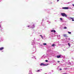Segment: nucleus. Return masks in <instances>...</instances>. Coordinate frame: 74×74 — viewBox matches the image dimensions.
Here are the masks:
<instances>
[{"mask_svg":"<svg viewBox=\"0 0 74 74\" xmlns=\"http://www.w3.org/2000/svg\"><path fill=\"white\" fill-rule=\"evenodd\" d=\"M62 16H65V17H67V16L66 14L64 13H62L61 14Z\"/></svg>","mask_w":74,"mask_h":74,"instance_id":"obj_1","label":"nucleus"},{"mask_svg":"<svg viewBox=\"0 0 74 74\" xmlns=\"http://www.w3.org/2000/svg\"><path fill=\"white\" fill-rule=\"evenodd\" d=\"M40 66H47V64H44L43 63H42L40 64Z\"/></svg>","mask_w":74,"mask_h":74,"instance_id":"obj_2","label":"nucleus"},{"mask_svg":"<svg viewBox=\"0 0 74 74\" xmlns=\"http://www.w3.org/2000/svg\"><path fill=\"white\" fill-rule=\"evenodd\" d=\"M62 9H64V10H68L69 9V8L67 7H63L62 8Z\"/></svg>","mask_w":74,"mask_h":74,"instance_id":"obj_3","label":"nucleus"},{"mask_svg":"<svg viewBox=\"0 0 74 74\" xmlns=\"http://www.w3.org/2000/svg\"><path fill=\"white\" fill-rule=\"evenodd\" d=\"M63 36L64 37H68V36H67V34H64L63 35Z\"/></svg>","mask_w":74,"mask_h":74,"instance_id":"obj_4","label":"nucleus"},{"mask_svg":"<svg viewBox=\"0 0 74 74\" xmlns=\"http://www.w3.org/2000/svg\"><path fill=\"white\" fill-rule=\"evenodd\" d=\"M70 19H72V21H74V19H74V18L70 17Z\"/></svg>","mask_w":74,"mask_h":74,"instance_id":"obj_5","label":"nucleus"},{"mask_svg":"<svg viewBox=\"0 0 74 74\" xmlns=\"http://www.w3.org/2000/svg\"><path fill=\"white\" fill-rule=\"evenodd\" d=\"M51 32H56V31L55 30H51Z\"/></svg>","mask_w":74,"mask_h":74,"instance_id":"obj_6","label":"nucleus"},{"mask_svg":"<svg viewBox=\"0 0 74 74\" xmlns=\"http://www.w3.org/2000/svg\"><path fill=\"white\" fill-rule=\"evenodd\" d=\"M52 47H55V46H56V45L55 44H53L51 45Z\"/></svg>","mask_w":74,"mask_h":74,"instance_id":"obj_7","label":"nucleus"},{"mask_svg":"<svg viewBox=\"0 0 74 74\" xmlns=\"http://www.w3.org/2000/svg\"><path fill=\"white\" fill-rule=\"evenodd\" d=\"M4 49V47H1L0 48V51L1 50H3Z\"/></svg>","mask_w":74,"mask_h":74,"instance_id":"obj_8","label":"nucleus"},{"mask_svg":"<svg viewBox=\"0 0 74 74\" xmlns=\"http://www.w3.org/2000/svg\"><path fill=\"white\" fill-rule=\"evenodd\" d=\"M61 56L60 55L58 56H57V58H60Z\"/></svg>","mask_w":74,"mask_h":74,"instance_id":"obj_9","label":"nucleus"},{"mask_svg":"<svg viewBox=\"0 0 74 74\" xmlns=\"http://www.w3.org/2000/svg\"><path fill=\"white\" fill-rule=\"evenodd\" d=\"M64 29H67V27H65L64 28Z\"/></svg>","mask_w":74,"mask_h":74,"instance_id":"obj_10","label":"nucleus"},{"mask_svg":"<svg viewBox=\"0 0 74 74\" xmlns=\"http://www.w3.org/2000/svg\"><path fill=\"white\" fill-rule=\"evenodd\" d=\"M43 45H46L47 44L46 43H44L43 44Z\"/></svg>","mask_w":74,"mask_h":74,"instance_id":"obj_11","label":"nucleus"},{"mask_svg":"<svg viewBox=\"0 0 74 74\" xmlns=\"http://www.w3.org/2000/svg\"><path fill=\"white\" fill-rule=\"evenodd\" d=\"M68 33H69V34H71V32H68Z\"/></svg>","mask_w":74,"mask_h":74,"instance_id":"obj_12","label":"nucleus"},{"mask_svg":"<svg viewBox=\"0 0 74 74\" xmlns=\"http://www.w3.org/2000/svg\"><path fill=\"white\" fill-rule=\"evenodd\" d=\"M64 70H67V68H64Z\"/></svg>","mask_w":74,"mask_h":74,"instance_id":"obj_13","label":"nucleus"},{"mask_svg":"<svg viewBox=\"0 0 74 74\" xmlns=\"http://www.w3.org/2000/svg\"><path fill=\"white\" fill-rule=\"evenodd\" d=\"M40 71V70H38L37 71V72H39V71Z\"/></svg>","mask_w":74,"mask_h":74,"instance_id":"obj_14","label":"nucleus"},{"mask_svg":"<svg viewBox=\"0 0 74 74\" xmlns=\"http://www.w3.org/2000/svg\"><path fill=\"white\" fill-rule=\"evenodd\" d=\"M45 61L46 62H48V61L47 60H45Z\"/></svg>","mask_w":74,"mask_h":74,"instance_id":"obj_15","label":"nucleus"},{"mask_svg":"<svg viewBox=\"0 0 74 74\" xmlns=\"http://www.w3.org/2000/svg\"><path fill=\"white\" fill-rule=\"evenodd\" d=\"M68 44L69 45V47H70V43H68Z\"/></svg>","mask_w":74,"mask_h":74,"instance_id":"obj_16","label":"nucleus"},{"mask_svg":"<svg viewBox=\"0 0 74 74\" xmlns=\"http://www.w3.org/2000/svg\"><path fill=\"white\" fill-rule=\"evenodd\" d=\"M60 20H61V21H62V18H60Z\"/></svg>","mask_w":74,"mask_h":74,"instance_id":"obj_17","label":"nucleus"},{"mask_svg":"<svg viewBox=\"0 0 74 74\" xmlns=\"http://www.w3.org/2000/svg\"><path fill=\"white\" fill-rule=\"evenodd\" d=\"M33 27H35V26L34 25V24L33 25Z\"/></svg>","mask_w":74,"mask_h":74,"instance_id":"obj_18","label":"nucleus"},{"mask_svg":"<svg viewBox=\"0 0 74 74\" xmlns=\"http://www.w3.org/2000/svg\"><path fill=\"white\" fill-rule=\"evenodd\" d=\"M69 40H71V39H70V38H69Z\"/></svg>","mask_w":74,"mask_h":74,"instance_id":"obj_19","label":"nucleus"},{"mask_svg":"<svg viewBox=\"0 0 74 74\" xmlns=\"http://www.w3.org/2000/svg\"><path fill=\"white\" fill-rule=\"evenodd\" d=\"M60 70H62V69H60Z\"/></svg>","mask_w":74,"mask_h":74,"instance_id":"obj_20","label":"nucleus"},{"mask_svg":"<svg viewBox=\"0 0 74 74\" xmlns=\"http://www.w3.org/2000/svg\"><path fill=\"white\" fill-rule=\"evenodd\" d=\"M40 36L41 37H42V35H40Z\"/></svg>","mask_w":74,"mask_h":74,"instance_id":"obj_21","label":"nucleus"},{"mask_svg":"<svg viewBox=\"0 0 74 74\" xmlns=\"http://www.w3.org/2000/svg\"><path fill=\"white\" fill-rule=\"evenodd\" d=\"M27 27H30V25H28L27 26Z\"/></svg>","mask_w":74,"mask_h":74,"instance_id":"obj_22","label":"nucleus"},{"mask_svg":"<svg viewBox=\"0 0 74 74\" xmlns=\"http://www.w3.org/2000/svg\"><path fill=\"white\" fill-rule=\"evenodd\" d=\"M73 7H74V4H73Z\"/></svg>","mask_w":74,"mask_h":74,"instance_id":"obj_23","label":"nucleus"},{"mask_svg":"<svg viewBox=\"0 0 74 74\" xmlns=\"http://www.w3.org/2000/svg\"><path fill=\"white\" fill-rule=\"evenodd\" d=\"M57 62H60V61H58Z\"/></svg>","mask_w":74,"mask_h":74,"instance_id":"obj_24","label":"nucleus"},{"mask_svg":"<svg viewBox=\"0 0 74 74\" xmlns=\"http://www.w3.org/2000/svg\"><path fill=\"white\" fill-rule=\"evenodd\" d=\"M59 0H57V1L58 2V1H59Z\"/></svg>","mask_w":74,"mask_h":74,"instance_id":"obj_25","label":"nucleus"},{"mask_svg":"<svg viewBox=\"0 0 74 74\" xmlns=\"http://www.w3.org/2000/svg\"><path fill=\"white\" fill-rule=\"evenodd\" d=\"M41 37H42V38H43L42 36H41Z\"/></svg>","mask_w":74,"mask_h":74,"instance_id":"obj_26","label":"nucleus"},{"mask_svg":"<svg viewBox=\"0 0 74 74\" xmlns=\"http://www.w3.org/2000/svg\"><path fill=\"white\" fill-rule=\"evenodd\" d=\"M34 27L33 28H32V29H34Z\"/></svg>","mask_w":74,"mask_h":74,"instance_id":"obj_27","label":"nucleus"},{"mask_svg":"<svg viewBox=\"0 0 74 74\" xmlns=\"http://www.w3.org/2000/svg\"><path fill=\"white\" fill-rule=\"evenodd\" d=\"M63 74H67V73H64Z\"/></svg>","mask_w":74,"mask_h":74,"instance_id":"obj_28","label":"nucleus"},{"mask_svg":"<svg viewBox=\"0 0 74 74\" xmlns=\"http://www.w3.org/2000/svg\"><path fill=\"white\" fill-rule=\"evenodd\" d=\"M0 27H1V26H0Z\"/></svg>","mask_w":74,"mask_h":74,"instance_id":"obj_29","label":"nucleus"}]
</instances>
